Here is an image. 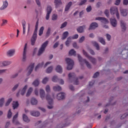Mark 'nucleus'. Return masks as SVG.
I'll list each match as a JSON object with an SVG mask.
<instances>
[{
	"label": "nucleus",
	"instance_id": "1",
	"mask_svg": "<svg viewBox=\"0 0 128 128\" xmlns=\"http://www.w3.org/2000/svg\"><path fill=\"white\" fill-rule=\"evenodd\" d=\"M78 60L82 66H83L84 64H86V66H87L88 68L90 69L92 68V64H90V62L88 61L86 59H84L79 54H78Z\"/></svg>",
	"mask_w": 128,
	"mask_h": 128
},
{
	"label": "nucleus",
	"instance_id": "2",
	"mask_svg": "<svg viewBox=\"0 0 128 128\" xmlns=\"http://www.w3.org/2000/svg\"><path fill=\"white\" fill-rule=\"evenodd\" d=\"M38 20L36 22L35 30L30 40L31 44L32 46H34V44H36V38H38V35L36 34L38 33Z\"/></svg>",
	"mask_w": 128,
	"mask_h": 128
},
{
	"label": "nucleus",
	"instance_id": "3",
	"mask_svg": "<svg viewBox=\"0 0 128 128\" xmlns=\"http://www.w3.org/2000/svg\"><path fill=\"white\" fill-rule=\"evenodd\" d=\"M68 76L69 82H73L74 84H75L76 86L80 84L78 78L76 77V74H74V73H70Z\"/></svg>",
	"mask_w": 128,
	"mask_h": 128
},
{
	"label": "nucleus",
	"instance_id": "4",
	"mask_svg": "<svg viewBox=\"0 0 128 128\" xmlns=\"http://www.w3.org/2000/svg\"><path fill=\"white\" fill-rule=\"evenodd\" d=\"M48 41H46L42 44L41 47L39 48L38 53L37 54V56H40L41 54H42L44 52V50H46V48L48 46Z\"/></svg>",
	"mask_w": 128,
	"mask_h": 128
},
{
	"label": "nucleus",
	"instance_id": "5",
	"mask_svg": "<svg viewBox=\"0 0 128 128\" xmlns=\"http://www.w3.org/2000/svg\"><path fill=\"white\" fill-rule=\"evenodd\" d=\"M84 55L89 60L92 64H96V59L92 56H90L84 50H82Z\"/></svg>",
	"mask_w": 128,
	"mask_h": 128
},
{
	"label": "nucleus",
	"instance_id": "6",
	"mask_svg": "<svg viewBox=\"0 0 128 128\" xmlns=\"http://www.w3.org/2000/svg\"><path fill=\"white\" fill-rule=\"evenodd\" d=\"M66 62L67 64V70H72V68L74 67V60H72L67 58L65 59Z\"/></svg>",
	"mask_w": 128,
	"mask_h": 128
},
{
	"label": "nucleus",
	"instance_id": "7",
	"mask_svg": "<svg viewBox=\"0 0 128 128\" xmlns=\"http://www.w3.org/2000/svg\"><path fill=\"white\" fill-rule=\"evenodd\" d=\"M46 100L48 102V105L47 106V108L48 110H52L54 108V102L53 100L50 98V96L47 94L46 96Z\"/></svg>",
	"mask_w": 128,
	"mask_h": 128
},
{
	"label": "nucleus",
	"instance_id": "8",
	"mask_svg": "<svg viewBox=\"0 0 128 128\" xmlns=\"http://www.w3.org/2000/svg\"><path fill=\"white\" fill-rule=\"evenodd\" d=\"M28 85H26L22 89H20L18 92L16 94V96L17 98H20V94L21 96H24L26 94V90L28 88Z\"/></svg>",
	"mask_w": 128,
	"mask_h": 128
},
{
	"label": "nucleus",
	"instance_id": "9",
	"mask_svg": "<svg viewBox=\"0 0 128 128\" xmlns=\"http://www.w3.org/2000/svg\"><path fill=\"white\" fill-rule=\"evenodd\" d=\"M95 20H100L101 22L103 24H106L109 22L108 20L104 17H96Z\"/></svg>",
	"mask_w": 128,
	"mask_h": 128
},
{
	"label": "nucleus",
	"instance_id": "10",
	"mask_svg": "<svg viewBox=\"0 0 128 128\" xmlns=\"http://www.w3.org/2000/svg\"><path fill=\"white\" fill-rule=\"evenodd\" d=\"M34 68V64H30L28 66V68L26 69V72H27V76H30Z\"/></svg>",
	"mask_w": 128,
	"mask_h": 128
},
{
	"label": "nucleus",
	"instance_id": "11",
	"mask_svg": "<svg viewBox=\"0 0 128 128\" xmlns=\"http://www.w3.org/2000/svg\"><path fill=\"white\" fill-rule=\"evenodd\" d=\"M26 46L27 44H26L23 52L22 58V62H26Z\"/></svg>",
	"mask_w": 128,
	"mask_h": 128
},
{
	"label": "nucleus",
	"instance_id": "12",
	"mask_svg": "<svg viewBox=\"0 0 128 128\" xmlns=\"http://www.w3.org/2000/svg\"><path fill=\"white\" fill-rule=\"evenodd\" d=\"M52 8L51 6H48L46 8L47 14H46V20H50V15L52 14Z\"/></svg>",
	"mask_w": 128,
	"mask_h": 128
},
{
	"label": "nucleus",
	"instance_id": "13",
	"mask_svg": "<svg viewBox=\"0 0 128 128\" xmlns=\"http://www.w3.org/2000/svg\"><path fill=\"white\" fill-rule=\"evenodd\" d=\"M98 28V24L96 22H92L89 26L88 30H93Z\"/></svg>",
	"mask_w": 128,
	"mask_h": 128
},
{
	"label": "nucleus",
	"instance_id": "14",
	"mask_svg": "<svg viewBox=\"0 0 128 128\" xmlns=\"http://www.w3.org/2000/svg\"><path fill=\"white\" fill-rule=\"evenodd\" d=\"M126 50H124L122 51V58L124 60H126L128 58V48L127 46L126 47Z\"/></svg>",
	"mask_w": 128,
	"mask_h": 128
},
{
	"label": "nucleus",
	"instance_id": "15",
	"mask_svg": "<svg viewBox=\"0 0 128 128\" xmlns=\"http://www.w3.org/2000/svg\"><path fill=\"white\" fill-rule=\"evenodd\" d=\"M70 120H67L66 121V123L65 124H60L56 126V128H64V126H70Z\"/></svg>",
	"mask_w": 128,
	"mask_h": 128
},
{
	"label": "nucleus",
	"instance_id": "16",
	"mask_svg": "<svg viewBox=\"0 0 128 128\" xmlns=\"http://www.w3.org/2000/svg\"><path fill=\"white\" fill-rule=\"evenodd\" d=\"M120 22L122 31L123 32H124L126 30V22H124L122 20H121Z\"/></svg>",
	"mask_w": 128,
	"mask_h": 128
},
{
	"label": "nucleus",
	"instance_id": "17",
	"mask_svg": "<svg viewBox=\"0 0 128 128\" xmlns=\"http://www.w3.org/2000/svg\"><path fill=\"white\" fill-rule=\"evenodd\" d=\"M12 64V62L10 61H3L0 62V66L2 68L4 66H8Z\"/></svg>",
	"mask_w": 128,
	"mask_h": 128
},
{
	"label": "nucleus",
	"instance_id": "18",
	"mask_svg": "<svg viewBox=\"0 0 128 128\" xmlns=\"http://www.w3.org/2000/svg\"><path fill=\"white\" fill-rule=\"evenodd\" d=\"M110 14H112V16H114V14H116L118 12V8H116V6L111 7L110 8Z\"/></svg>",
	"mask_w": 128,
	"mask_h": 128
},
{
	"label": "nucleus",
	"instance_id": "19",
	"mask_svg": "<svg viewBox=\"0 0 128 128\" xmlns=\"http://www.w3.org/2000/svg\"><path fill=\"white\" fill-rule=\"evenodd\" d=\"M110 24L114 28L116 27V26H118V21H116V18H110Z\"/></svg>",
	"mask_w": 128,
	"mask_h": 128
},
{
	"label": "nucleus",
	"instance_id": "20",
	"mask_svg": "<svg viewBox=\"0 0 128 128\" xmlns=\"http://www.w3.org/2000/svg\"><path fill=\"white\" fill-rule=\"evenodd\" d=\"M86 28V25H83L82 26H79L76 29V30L79 32V34H82V32H84V28Z\"/></svg>",
	"mask_w": 128,
	"mask_h": 128
},
{
	"label": "nucleus",
	"instance_id": "21",
	"mask_svg": "<svg viewBox=\"0 0 128 128\" xmlns=\"http://www.w3.org/2000/svg\"><path fill=\"white\" fill-rule=\"evenodd\" d=\"M64 93L60 92L56 96V99L58 100H64Z\"/></svg>",
	"mask_w": 128,
	"mask_h": 128
},
{
	"label": "nucleus",
	"instance_id": "22",
	"mask_svg": "<svg viewBox=\"0 0 128 128\" xmlns=\"http://www.w3.org/2000/svg\"><path fill=\"white\" fill-rule=\"evenodd\" d=\"M8 2L6 1L4 2H3V4L0 6V10H6V8H8Z\"/></svg>",
	"mask_w": 128,
	"mask_h": 128
},
{
	"label": "nucleus",
	"instance_id": "23",
	"mask_svg": "<svg viewBox=\"0 0 128 128\" xmlns=\"http://www.w3.org/2000/svg\"><path fill=\"white\" fill-rule=\"evenodd\" d=\"M40 98H42V100H44V98H46V92H44V90L40 89Z\"/></svg>",
	"mask_w": 128,
	"mask_h": 128
},
{
	"label": "nucleus",
	"instance_id": "24",
	"mask_svg": "<svg viewBox=\"0 0 128 128\" xmlns=\"http://www.w3.org/2000/svg\"><path fill=\"white\" fill-rule=\"evenodd\" d=\"M120 12L122 16H128V10L126 9H120Z\"/></svg>",
	"mask_w": 128,
	"mask_h": 128
},
{
	"label": "nucleus",
	"instance_id": "25",
	"mask_svg": "<svg viewBox=\"0 0 128 128\" xmlns=\"http://www.w3.org/2000/svg\"><path fill=\"white\" fill-rule=\"evenodd\" d=\"M30 114L32 116H40V113L38 111H30Z\"/></svg>",
	"mask_w": 128,
	"mask_h": 128
},
{
	"label": "nucleus",
	"instance_id": "26",
	"mask_svg": "<svg viewBox=\"0 0 128 128\" xmlns=\"http://www.w3.org/2000/svg\"><path fill=\"white\" fill-rule=\"evenodd\" d=\"M54 4L56 6V8H58L62 4V2L61 0H54Z\"/></svg>",
	"mask_w": 128,
	"mask_h": 128
},
{
	"label": "nucleus",
	"instance_id": "27",
	"mask_svg": "<svg viewBox=\"0 0 128 128\" xmlns=\"http://www.w3.org/2000/svg\"><path fill=\"white\" fill-rule=\"evenodd\" d=\"M62 90V87L58 85L53 86V90L54 92H61Z\"/></svg>",
	"mask_w": 128,
	"mask_h": 128
},
{
	"label": "nucleus",
	"instance_id": "28",
	"mask_svg": "<svg viewBox=\"0 0 128 128\" xmlns=\"http://www.w3.org/2000/svg\"><path fill=\"white\" fill-rule=\"evenodd\" d=\"M72 6V2H70L66 6L64 11L68 12L70 8V7Z\"/></svg>",
	"mask_w": 128,
	"mask_h": 128
},
{
	"label": "nucleus",
	"instance_id": "29",
	"mask_svg": "<svg viewBox=\"0 0 128 128\" xmlns=\"http://www.w3.org/2000/svg\"><path fill=\"white\" fill-rule=\"evenodd\" d=\"M14 52H16L14 50H10L7 52V56H12L14 54Z\"/></svg>",
	"mask_w": 128,
	"mask_h": 128
},
{
	"label": "nucleus",
	"instance_id": "30",
	"mask_svg": "<svg viewBox=\"0 0 128 128\" xmlns=\"http://www.w3.org/2000/svg\"><path fill=\"white\" fill-rule=\"evenodd\" d=\"M56 70L57 72L62 74V66L58 65L56 68Z\"/></svg>",
	"mask_w": 128,
	"mask_h": 128
},
{
	"label": "nucleus",
	"instance_id": "31",
	"mask_svg": "<svg viewBox=\"0 0 128 128\" xmlns=\"http://www.w3.org/2000/svg\"><path fill=\"white\" fill-rule=\"evenodd\" d=\"M72 42V36L68 38L66 41L65 42L66 46H70V44Z\"/></svg>",
	"mask_w": 128,
	"mask_h": 128
},
{
	"label": "nucleus",
	"instance_id": "32",
	"mask_svg": "<svg viewBox=\"0 0 128 128\" xmlns=\"http://www.w3.org/2000/svg\"><path fill=\"white\" fill-rule=\"evenodd\" d=\"M98 40L100 44H102L103 46H106V40H104V39L102 37L98 36Z\"/></svg>",
	"mask_w": 128,
	"mask_h": 128
},
{
	"label": "nucleus",
	"instance_id": "33",
	"mask_svg": "<svg viewBox=\"0 0 128 128\" xmlns=\"http://www.w3.org/2000/svg\"><path fill=\"white\" fill-rule=\"evenodd\" d=\"M22 119L24 120V122H30L28 117V116L26 114H23Z\"/></svg>",
	"mask_w": 128,
	"mask_h": 128
},
{
	"label": "nucleus",
	"instance_id": "34",
	"mask_svg": "<svg viewBox=\"0 0 128 128\" xmlns=\"http://www.w3.org/2000/svg\"><path fill=\"white\" fill-rule=\"evenodd\" d=\"M68 34H69L68 32L66 31L64 32L62 34V40H66V38L68 36Z\"/></svg>",
	"mask_w": 128,
	"mask_h": 128
},
{
	"label": "nucleus",
	"instance_id": "35",
	"mask_svg": "<svg viewBox=\"0 0 128 128\" xmlns=\"http://www.w3.org/2000/svg\"><path fill=\"white\" fill-rule=\"evenodd\" d=\"M30 102L31 104L33 106H36L38 104V100H36V99L35 98H31Z\"/></svg>",
	"mask_w": 128,
	"mask_h": 128
},
{
	"label": "nucleus",
	"instance_id": "36",
	"mask_svg": "<svg viewBox=\"0 0 128 128\" xmlns=\"http://www.w3.org/2000/svg\"><path fill=\"white\" fill-rule=\"evenodd\" d=\"M18 106H20V104H18V101L14 102L12 104L13 110H16V108H18Z\"/></svg>",
	"mask_w": 128,
	"mask_h": 128
},
{
	"label": "nucleus",
	"instance_id": "37",
	"mask_svg": "<svg viewBox=\"0 0 128 128\" xmlns=\"http://www.w3.org/2000/svg\"><path fill=\"white\" fill-rule=\"evenodd\" d=\"M44 62H41V64H38L35 68V71L36 72V70H38V68H42V66H44Z\"/></svg>",
	"mask_w": 128,
	"mask_h": 128
},
{
	"label": "nucleus",
	"instance_id": "38",
	"mask_svg": "<svg viewBox=\"0 0 128 128\" xmlns=\"http://www.w3.org/2000/svg\"><path fill=\"white\" fill-rule=\"evenodd\" d=\"M32 86H40V80H36L32 83Z\"/></svg>",
	"mask_w": 128,
	"mask_h": 128
},
{
	"label": "nucleus",
	"instance_id": "39",
	"mask_svg": "<svg viewBox=\"0 0 128 128\" xmlns=\"http://www.w3.org/2000/svg\"><path fill=\"white\" fill-rule=\"evenodd\" d=\"M32 88H28V92L26 94V96L28 97L30 96V94H32Z\"/></svg>",
	"mask_w": 128,
	"mask_h": 128
},
{
	"label": "nucleus",
	"instance_id": "40",
	"mask_svg": "<svg viewBox=\"0 0 128 128\" xmlns=\"http://www.w3.org/2000/svg\"><path fill=\"white\" fill-rule=\"evenodd\" d=\"M92 44H93V46H96V48L97 50H100V45H98V43L96 42V41H93V42H92Z\"/></svg>",
	"mask_w": 128,
	"mask_h": 128
},
{
	"label": "nucleus",
	"instance_id": "41",
	"mask_svg": "<svg viewBox=\"0 0 128 128\" xmlns=\"http://www.w3.org/2000/svg\"><path fill=\"white\" fill-rule=\"evenodd\" d=\"M5 100L6 99L4 98H2L0 99V108H2V106H4Z\"/></svg>",
	"mask_w": 128,
	"mask_h": 128
},
{
	"label": "nucleus",
	"instance_id": "42",
	"mask_svg": "<svg viewBox=\"0 0 128 128\" xmlns=\"http://www.w3.org/2000/svg\"><path fill=\"white\" fill-rule=\"evenodd\" d=\"M69 54H70V56H76V50H74L72 49L69 52Z\"/></svg>",
	"mask_w": 128,
	"mask_h": 128
},
{
	"label": "nucleus",
	"instance_id": "43",
	"mask_svg": "<svg viewBox=\"0 0 128 128\" xmlns=\"http://www.w3.org/2000/svg\"><path fill=\"white\" fill-rule=\"evenodd\" d=\"M11 102H12V98H10L8 100L7 102L5 103V106H8Z\"/></svg>",
	"mask_w": 128,
	"mask_h": 128
},
{
	"label": "nucleus",
	"instance_id": "44",
	"mask_svg": "<svg viewBox=\"0 0 128 128\" xmlns=\"http://www.w3.org/2000/svg\"><path fill=\"white\" fill-rule=\"evenodd\" d=\"M54 68V67L52 66H49L46 70V72L47 74H50L52 72V69Z\"/></svg>",
	"mask_w": 128,
	"mask_h": 128
},
{
	"label": "nucleus",
	"instance_id": "45",
	"mask_svg": "<svg viewBox=\"0 0 128 128\" xmlns=\"http://www.w3.org/2000/svg\"><path fill=\"white\" fill-rule=\"evenodd\" d=\"M52 80L54 82H59L60 78H58V76H53V78H52Z\"/></svg>",
	"mask_w": 128,
	"mask_h": 128
},
{
	"label": "nucleus",
	"instance_id": "46",
	"mask_svg": "<svg viewBox=\"0 0 128 128\" xmlns=\"http://www.w3.org/2000/svg\"><path fill=\"white\" fill-rule=\"evenodd\" d=\"M44 26H42L40 30H39V33H38V35L40 36L42 34H44Z\"/></svg>",
	"mask_w": 128,
	"mask_h": 128
},
{
	"label": "nucleus",
	"instance_id": "47",
	"mask_svg": "<svg viewBox=\"0 0 128 128\" xmlns=\"http://www.w3.org/2000/svg\"><path fill=\"white\" fill-rule=\"evenodd\" d=\"M18 112L13 117L12 122L14 124L16 122V120L18 118Z\"/></svg>",
	"mask_w": 128,
	"mask_h": 128
},
{
	"label": "nucleus",
	"instance_id": "48",
	"mask_svg": "<svg viewBox=\"0 0 128 128\" xmlns=\"http://www.w3.org/2000/svg\"><path fill=\"white\" fill-rule=\"evenodd\" d=\"M12 116V110L10 109V110H9L8 111L7 117H8V118H11Z\"/></svg>",
	"mask_w": 128,
	"mask_h": 128
},
{
	"label": "nucleus",
	"instance_id": "49",
	"mask_svg": "<svg viewBox=\"0 0 128 128\" xmlns=\"http://www.w3.org/2000/svg\"><path fill=\"white\" fill-rule=\"evenodd\" d=\"M48 82V78L46 77L42 80V84H46Z\"/></svg>",
	"mask_w": 128,
	"mask_h": 128
},
{
	"label": "nucleus",
	"instance_id": "50",
	"mask_svg": "<svg viewBox=\"0 0 128 128\" xmlns=\"http://www.w3.org/2000/svg\"><path fill=\"white\" fill-rule=\"evenodd\" d=\"M128 116V112L125 113L120 116V120H124Z\"/></svg>",
	"mask_w": 128,
	"mask_h": 128
},
{
	"label": "nucleus",
	"instance_id": "51",
	"mask_svg": "<svg viewBox=\"0 0 128 128\" xmlns=\"http://www.w3.org/2000/svg\"><path fill=\"white\" fill-rule=\"evenodd\" d=\"M46 90L48 94H50V85H47L46 86Z\"/></svg>",
	"mask_w": 128,
	"mask_h": 128
},
{
	"label": "nucleus",
	"instance_id": "52",
	"mask_svg": "<svg viewBox=\"0 0 128 128\" xmlns=\"http://www.w3.org/2000/svg\"><path fill=\"white\" fill-rule=\"evenodd\" d=\"M50 28H48V30L46 32V38H48L50 36Z\"/></svg>",
	"mask_w": 128,
	"mask_h": 128
},
{
	"label": "nucleus",
	"instance_id": "53",
	"mask_svg": "<svg viewBox=\"0 0 128 128\" xmlns=\"http://www.w3.org/2000/svg\"><path fill=\"white\" fill-rule=\"evenodd\" d=\"M88 2V0H81L80 2L78 4V6H82Z\"/></svg>",
	"mask_w": 128,
	"mask_h": 128
},
{
	"label": "nucleus",
	"instance_id": "54",
	"mask_svg": "<svg viewBox=\"0 0 128 128\" xmlns=\"http://www.w3.org/2000/svg\"><path fill=\"white\" fill-rule=\"evenodd\" d=\"M84 40H86V37H84V36H82L79 40V43L82 44V42H84Z\"/></svg>",
	"mask_w": 128,
	"mask_h": 128
},
{
	"label": "nucleus",
	"instance_id": "55",
	"mask_svg": "<svg viewBox=\"0 0 128 128\" xmlns=\"http://www.w3.org/2000/svg\"><path fill=\"white\" fill-rule=\"evenodd\" d=\"M20 84H16V85L14 86L12 88V92H16V90L18 89V88Z\"/></svg>",
	"mask_w": 128,
	"mask_h": 128
},
{
	"label": "nucleus",
	"instance_id": "56",
	"mask_svg": "<svg viewBox=\"0 0 128 128\" xmlns=\"http://www.w3.org/2000/svg\"><path fill=\"white\" fill-rule=\"evenodd\" d=\"M104 14L107 16L108 18H110V11L108 10H106L104 12Z\"/></svg>",
	"mask_w": 128,
	"mask_h": 128
},
{
	"label": "nucleus",
	"instance_id": "57",
	"mask_svg": "<svg viewBox=\"0 0 128 128\" xmlns=\"http://www.w3.org/2000/svg\"><path fill=\"white\" fill-rule=\"evenodd\" d=\"M68 26V22H64V23H62L61 25V26L60 27V28H66Z\"/></svg>",
	"mask_w": 128,
	"mask_h": 128
},
{
	"label": "nucleus",
	"instance_id": "58",
	"mask_svg": "<svg viewBox=\"0 0 128 128\" xmlns=\"http://www.w3.org/2000/svg\"><path fill=\"white\" fill-rule=\"evenodd\" d=\"M52 20H58V15L56 14H54L52 16Z\"/></svg>",
	"mask_w": 128,
	"mask_h": 128
},
{
	"label": "nucleus",
	"instance_id": "59",
	"mask_svg": "<svg viewBox=\"0 0 128 128\" xmlns=\"http://www.w3.org/2000/svg\"><path fill=\"white\" fill-rule=\"evenodd\" d=\"M92 6H89L88 7L86 8V10L87 12H92Z\"/></svg>",
	"mask_w": 128,
	"mask_h": 128
},
{
	"label": "nucleus",
	"instance_id": "60",
	"mask_svg": "<svg viewBox=\"0 0 128 128\" xmlns=\"http://www.w3.org/2000/svg\"><path fill=\"white\" fill-rule=\"evenodd\" d=\"M72 46H73V47L74 48H80V46H78V44H76V42H74L73 44H72Z\"/></svg>",
	"mask_w": 128,
	"mask_h": 128
},
{
	"label": "nucleus",
	"instance_id": "61",
	"mask_svg": "<svg viewBox=\"0 0 128 128\" xmlns=\"http://www.w3.org/2000/svg\"><path fill=\"white\" fill-rule=\"evenodd\" d=\"M78 38V34H76L72 37V40H76Z\"/></svg>",
	"mask_w": 128,
	"mask_h": 128
},
{
	"label": "nucleus",
	"instance_id": "62",
	"mask_svg": "<svg viewBox=\"0 0 128 128\" xmlns=\"http://www.w3.org/2000/svg\"><path fill=\"white\" fill-rule=\"evenodd\" d=\"M89 52L90 54H92V56H94L96 54V52H94V51L92 50V49H89Z\"/></svg>",
	"mask_w": 128,
	"mask_h": 128
},
{
	"label": "nucleus",
	"instance_id": "63",
	"mask_svg": "<svg viewBox=\"0 0 128 128\" xmlns=\"http://www.w3.org/2000/svg\"><path fill=\"white\" fill-rule=\"evenodd\" d=\"M18 73H16L11 76V78H18Z\"/></svg>",
	"mask_w": 128,
	"mask_h": 128
},
{
	"label": "nucleus",
	"instance_id": "64",
	"mask_svg": "<svg viewBox=\"0 0 128 128\" xmlns=\"http://www.w3.org/2000/svg\"><path fill=\"white\" fill-rule=\"evenodd\" d=\"M106 36L108 40H110V38H112V36L108 34H106Z\"/></svg>",
	"mask_w": 128,
	"mask_h": 128
}]
</instances>
